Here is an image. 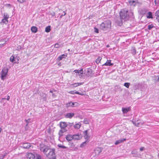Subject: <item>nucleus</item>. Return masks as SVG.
Masks as SVG:
<instances>
[{"mask_svg": "<svg viewBox=\"0 0 159 159\" xmlns=\"http://www.w3.org/2000/svg\"><path fill=\"white\" fill-rule=\"evenodd\" d=\"M75 91H71L70 92H69V93L71 94H75Z\"/></svg>", "mask_w": 159, "mask_h": 159, "instance_id": "nucleus-50", "label": "nucleus"}, {"mask_svg": "<svg viewBox=\"0 0 159 159\" xmlns=\"http://www.w3.org/2000/svg\"><path fill=\"white\" fill-rule=\"evenodd\" d=\"M73 139L77 140L80 139V135L79 134L72 135Z\"/></svg>", "mask_w": 159, "mask_h": 159, "instance_id": "nucleus-21", "label": "nucleus"}, {"mask_svg": "<svg viewBox=\"0 0 159 159\" xmlns=\"http://www.w3.org/2000/svg\"><path fill=\"white\" fill-rule=\"evenodd\" d=\"M59 45L57 43V44H56L55 45V46H54V47L55 48H58L59 47Z\"/></svg>", "mask_w": 159, "mask_h": 159, "instance_id": "nucleus-48", "label": "nucleus"}, {"mask_svg": "<svg viewBox=\"0 0 159 159\" xmlns=\"http://www.w3.org/2000/svg\"><path fill=\"white\" fill-rule=\"evenodd\" d=\"M50 150L49 153L47 154V157L49 159H52L53 158L55 157V149L54 148L52 149H49Z\"/></svg>", "mask_w": 159, "mask_h": 159, "instance_id": "nucleus-5", "label": "nucleus"}, {"mask_svg": "<svg viewBox=\"0 0 159 159\" xmlns=\"http://www.w3.org/2000/svg\"><path fill=\"white\" fill-rule=\"evenodd\" d=\"M94 152L96 155H98L101 152L102 149L100 148L97 147L95 149Z\"/></svg>", "mask_w": 159, "mask_h": 159, "instance_id": "nucleus-14", "label": "nucleus"}, {"mask_svg": "<svg viewBox=\"0 0 159 159\" xmlns=\"http://www.w3.org/2000/svg\"><path fill=\"white\" fill-rule=\"evenodd\" d=\"M50 14L52 16H54L55 15V12H53L51 13Z\"/></svg>", "mask_w": 159, "mask_h": 159, "instance_id": "nucleus-54", "label": "nucleus"}, {"mask_svg": "<svg viewBox=\"0 0 159 159\" xmlns=\"http://www.w3.org/2000/svg\"><path fill=\"white\" fill-rule=\"evenodd\" d=\"M81 125L80 123H77L74 125V127L75 129H78L81 127Z\"/></svg>", "mask_w": 159, "mask_h": 159, "instance_id": "nucleus-27", "label": "nucleus"}, {"mask_svg": "<svg viewBox=\"0 0 159 159\" xmlns=\"http://www.w3.org/2000/svg\"><path fill=\"white\" fill-rule=\"evenodd\" d=\"M84 123L85 124H88L89 123V120L86 118H85L83 121Z\"/></svg>", "mask_w": 159, "mask_h": 159, "instance_id": "nucleus-35", "label": "nucleus"}, {"mask_svg": "<svg viewBox=\"0 0 159 159\" xmlns=\"http://www.w3.org/2000/svg\"><path fill=\"white\" fill-rule=\"evenodd\" d=\"M31 146V144L30 143H23L21 147L25 149L29 148Z\"/></svg>", "mask_w": 159, "mask_h": 159, "instance_id": "nucleus-11", "label": "nucleus"}, {"mask_svg": "<svg viewBox=\"0 0 159 159\" xmlns=\"http://www.w3.org/2000/svg\"><path fill=\"white\" fill-rule=\"evenodd\" d=\"M147 17L148 18H153L152 12L150 11L148 13Z\"/></svg>", "mask_w": 159, "mask_h": 159, "instance_id": "nucleus-30", "label": "nucleus"}, {"mask_svg": "<svg viewBox=\"0 0 159 159\" xmlns=\"http://www.w3.org/2000/svg\"><path fill=\"white\" fill-rule=\"evenodd\" d=\"M67 126L66 123L65 122H61L60 123V127L61 128L59 132V134L60 136L63 135V133L67 131V130L66 129Z\"/></svg>", "mask_w": 159, "mask_h": 159, "instance_id": "nucleus-3", "label": "nucleus"}, {"mask_svg": "<svg viewBox=\"0 0 159 159\" xmlns=\"http://www.w3.org/2000/svg\"><path fill=\"white\" fill-rule=\"evenodd\" d=\"M126 140L125 139H123L120 140H118L116 141L115 144L116 145H117L122 142L125 141Z\"/></svg>", "mask_w": 159, "mask_h": 159, "instance_id": "nucleus-22", "label": "nucleus"}, {"mask_svg": "<svg viewBox=\"0 0 159 159\" xmlns=\"http://www.w3.org/2000/svg\"><path fill=\"white\" fill-rule=\"evenodd\" d=\"M8 69L7 67H5L2 68L1 72V78L2 80H4L6 77L8 72Z\"/></svg>", "mask_w": 159, "mask_h": 159, "instance_id": "nucleus-4", "label": "nucleus"}, {"mask_svg": "<svg viewBox=\"0 0 159 159\" xmlns=\"http://www.w3.org/2000/svg\"><path fill=\"white\" fill-rule=\"evenodd\" d=\"M130 85V84L129 83H125L124 84V86L126 87L127 88H129V85Z\"/></svg>", "mask_w": 159, "mask_h": 159, "instance_id": "nucleus-34", "label": "nucleus"}, {"mask_svg": "<svg viewBox=\"0 0 159 159\" xmlns=\"http://www.w3.org/2000/svg\"><path fill=\"white\" fill-rule=\"evenodd\" d=\"M5 43H4L3 44H0V47H1L2 46H3V45H4V44Z\"/></svg>", "mask_w": 159, "mask_h": 159, "instance_id": "nucleus-60", "label": "nucleus"}, {"mask_svg": "<svg viewBox=\"0 0 159 159\" xmlns=\"http://www.w3.org/2000/svg\"><path fill=\"white\" fill-rule=\"evenodd\" d=\"M51 30V26H47L45 28V31L46 32H49Z\"/></svg>", "mask_w": 159, "mask_h": 159, "instance_id": "nucleus-31", "label": "nucleus"}, {"mask_svg": "<svg viewBox=\"0 0 159 159\" xmlns=\"http://www.w3.org/2000/svg\"><path fill=\"white\" fill-rule=\"evenodd\" d=\"M94 32L96 33H98L99 32L97 28L95 27L94 28Z\"/></svg>", "mask_w": 159, "mask_h": 159, "instance_id": "nucleus-47", "label": "nucleus"}, {"mask_svg": "<svg viewBox=\"0 0 159 159\" xmlns=\"http://www.w3.org/2000/svg\"><path fill=\"white\" fill-rule=\"evenodd\" d=\"M36 159H42L41 156L39 154H36Z\"/></svg>", "mask_w": 159, "mask_h": 159, "instance_id": "nucleus-38", "label": "nucleus"}, {"mask_svg": "<svg viewBox=\"0 0 159 159\" xmlns=\"http://www.w3.org/2000/svg\"><path fill=\"white\" fill-rule=\"evenodd\" d=\"M133 123L134 125H135L136 126H138V125L139 124V123L136 124L135 122L134 121H133Z\"/></svg>", "mask_w": 159, "mask_h": 159, "instance_id": "nucleus-49", "label": "nucleus"}, {"mask_svg": "<svg viewBox=\"0 0 159 159\" xmlns=\"http://www.w3.org/2000/svg\"><path fill=\"white\" fill-rule=\"evenodd\" d=\"M88 130H87L84 132V137L86 139H88L90 138V136L88 133Z\"/></svg>", "mask_w": 159, "mask_h": 159, "instance_id": "nucleus-16", "label": "nucleus"}, {"mask_svg": "<svg viewBox=\"0 0 159 159\" xmlns=\"http://www.w3.org/2000/svg\"><path fill=\"white\" fill-rule=\"evenodd\" d=\"M156 19L159 22V16L157 17Z\"/></svg>", "mask_w": 159, "mask_h": 159, "instance_id": "nucleus-59", "label": "nucleus"}, {"mask_svg": "<svg viewBox=\"0 0 159 159\" xmlns=\"http://www.w3.org/2000/svg\"><path fill=\"white\" fill-rule=\"evenodd\" d=\"M111 60H107V62L103 64L102 65V66H112L113 65V63H112L111 62Z\"/></svg>", "mask_w": 159, "mask_h": 159, "instance_id": "nucleus-17", "label": "nucleus"}, {"mask_svg": "<svg viewBox=\"0 0 159 159\" xmlns=\"http://www.w3.org/2000/svg\"><path fill=\"white\" fill-rule=\"evenodd\" d=\"M148 11V10L147 9L145 8H140L139 10L138 11L140 14L142 15H144Z\"/></svg>", "mask_w": 159, "mask_h": 159, "instance_id": "nucleus-8", "label": "nucleus"}, {"mask_svg": "<svg viewBox=\"0 0 159 159\" xmlns=\"http://www.w3.org/2000/svg\"><path fill=\"white\" fill-rule=\"evenodd\" d=\"M66 56H67L66 55H65L64 54H63L58 57L57 58V61H60L63 58H65Z\"/></svg>", "mask_w": 159, "mask_h": 159, "instance_id": "nucleus-18", "label": "nucleus"}, {"mask_svg": "<svg viewBox=\"0 0 159 159\" xmlns=\"http://www.w3.org/2000/svg\"><path fill=\"white\" fill-rule=\"evenodd\" d=\"M131 52L133 55H135L136 54V50L135 47H133L131 48Z\"/></svg>", "mask_w": 159, "mask_h": 159, "instance_id": "nucleus-23", "label": "nucleus"}, {"mask_svg": "<svg viewBox=\"0 0 159 159\" xmlns=\"http://www.w3.org/2000/svg\"><path fill=\"white\" fill-rule=\"evenodd\" d=\"M137 152L135 150H132L131 152V154H134L136 153Z\"/></svg>", "mask_w": 159, "mask_h": 159, "instance_id": "nucleus-44", "label": "nucleus"}, {"mask_svg": "<svg viewBox=\"0 0 159 159\" xmlns=\"http://www.w3.org/2000/svg\"><path fill=\"white\" fill-rule=\"evenodd\" d=\"M39 149L41 151L45 154L49 150V148L48 146L43 144H41L39 145Z\"/></svg>", "mask_w": 159, "mask_h": 159, "instance_id": "nucleus-6", "label": "nucleus"}, {"mask_svg": "<svg viewBox=\"0 0 159 159\" xmlns=\"http://www.w3.org/2000/svg\"><path fill=\"white\" fill-rule=\"evenodd\" d=\"M94 74L92 70L90 69H88L87 70V72L86 74V75L88 77H91L93 76Z\"/></svg>", "mask_w": 159, "mask_h": 159, "instance_id": "nucleus-7", "label": "nucleus"}, {"mask_svg": "<svg viewBox=\"0 0 159 159\" xmlns=\"http://www.w3.org/2000/svg\"><path fill=\"white\" fill-rule=\"evenodd\" d=\"M52 96L53 97H55L56 96V95L54 93H52Z\"/></svg>", "mask_w": 159, "mask_h": 159, "instance_id": "nucleus-61", "label": "nucleus"}, {"mask_svg": "<svg viewBox=\"0 0 159 159\" xmlns=\"http://www.w3.org/2000/svg\"><path fill=\"white\" fill-rule=\"evenodd\" d=\"M2 130V128H0V133H1V132Z\"/></svg>", "mask_w": 159, "mask_h": 159, "instance_id": "nucleus-62", "label": "nucleus"}, {"mask_svg": "<svg viewBox=\"0 0 159 159\" xmlns=\"http://www.w3.org/2000/svg\"><path fill=\"white\" fill-rule=\"evenodd\" d=\"M50 93H52V90H50Z\"/></svg>", "mask_w": 159, "mask_h": 159, "instance_id": "nucleus-64", "label": "nucleus"}, {"mask_svg": "<svg viewBox=\"0 0 159 159\" xmlns=\"http://www.w3.org/2000/svg\"><path fill=\"white\" fill-rule=\"evenodd\" d=\"M4 157L1 154L0 156V159H3Z\"/></svg>", "mask_w": 159, "mask_h": 159, "instance_id": "nucleus-56", "label": "nucleus"}, {"mask_svg": "<svg viewBox=\"0 0 159 159\" xmlns=\"http://www.w3.org/2000/svg\"><path fill=\"white\" fill-rule=\"evenodd\" d=\"M102 57H98L96 60V62L97 63H99L100 61L101 60Z\"/></svg>", "mask_w": 159, "mask_h": 159, "instance_id": "nucleus-40", "label": "nucleus"}, {"mask_svg": "<svg viewBox=\"0 0 159 159\" xmlns=\"http://www.w3.org/2000/svg\"><path fill=\"white\" fill-rule=\"evenodd\" d=\"M10 96H8L7 98H2V99H7V100H9V99H10Z\"/></svg>", "mask_w": 159, "mask_h": 159, "instance_id": "nucleus-53", "label": "nucleus"}, {"mask_svg": "<svg viewBox=\"0 0 159 159\" xmlns=\"http://www.w3.org/2000/svg\"><path fill=\"white\" fill-rule=\"evenodd\" d=\"M58 146L59 147V148H63V149H66V148H67V147H66V146H65L63 145H62L61 144H58Z\"/></svg>", "mask_w": 159, "mask_h": 159, "instance_id": "nucleus-36", "label": "nucleus"}, {"mask_svg": "<svg viewBox=\"0 0 159 159\" xmlns=\"http://www.w3.org/2000/svg\"><path fill=\"white\" fill-rule=\"evenodd\" d=\"M77 84L78 86H79L80 85H82L83 84V83H77Z\"/></svg>", "mask_w": 159, "mask_h": 159, "instance_id": "nucleus-57", "label": "nucleus"}, {"mask_svg": "<svg viewBox=\"0 0 159 159\" xmlns=\"http://www.w3.org/2000/svg\"><path fill=\"white\" fill-rule=\"evenodd\" d=\"M130 110V107H128L127 108H122V111L124 113H126L128 112Z\"/></svg>", "mask_w": 159, "mask_h": 159, "instance_id": "nucleus-20", "label": "nucleus"}, {"mask_svg": "<svg viewBox=\"0 0 159 159\" xmlns=\"http://www.w3.org/2000/svg\"><path fill=\"white\" fill-rule=\"evenodd\" d=\"M133 16V12H131L130 14L128 10L125 9H122L120 12V19L123 20L125 21L128 20L130 17V16Z\"/></svg>", "mask_w": 159, "mask_h": 159, "instance_id": "nucleus-1", "label": "nucleus"}, {"mask_svg": "<svg viewBox=\"0 0 159 159\" xmlns=\"http://www.w3.org/2000/svg\"><path fill=\"white\" fill-rule=\"evenodd\" d=\"M74 71L75 73L80 74H79L80 75L81 74H82L83 73V70L82 69H80V70H74Z\"/></svg>", "mask_w": 159, "mask_h": 159, "instance_id": "nucleus-24", "label": "nucleus"}, {"mask_svg": "<svg viewBox=\"0 0 159 159\" xmlns=\"http://www.w3.org/2000/svg\"><path fill=\"white\" fill-rule=\"evenodd\" d=\"M122 19H120L119 20H117L116 21V23L119 26H121L122 25Z\"/></svg>", "mask_w": 159, "mask_h": 159, "instance_id": "nucleus-25", "label": "nucleus"}, {"mask_svg": "<svg viewBox=\"0 0 159 159\" xmlns=\"http://www.w3.org/2000/svg\"><path fill=\"white\" fill-rule=\"evenodd\" d=\"M153 27H154V26L153 25L151 24L149 25L148 26V29L149 30H151L152 29Z\"/></svg>", "mask_w": 159, "mask_h": 159, "instance_id": "nucleus-39", "label": "nucleus"}, {"mask_svg": "<svg viewBox=\"0 0 159 159\" xmlns=\"http://www.w3.org/2000/svg\"><path fill=\"white\" fill-rule=\"evenodd\" d=\"M27 157L29 159H34L35 156L31 153H29L27 154Z\"/></svg>", "mask_w": 159, "mask_h": 159, "instance_id": "nucleus-15", "label": "nucleus"}, {"mask_svg": "<svg viewBox=\"0 0 159 159\" xmlns=\"http://www.w3.org/2000/svg\"><path fill=\"white\" fill-rule=\"evenodd\" d=\"M88 143V141L87 140L85 141V142H83L80 145V148H83L84 147H85L87 143Z\"/></svg>", "mask_w": 159, "mask_h": 159, "instance_id": "nucleus-29", "label": "nucleus"}, {"mask_svg": "<svg viewBox=\"0 0 159 159\" xmlns=\"http://www.w3.org/2000/svg\"><path fill=\"white\" fill-rule=\"evenodd\" d=\"M8 22V19L3 18L2 19L1 21L0 22V23H2L6 25H7V24Z\"/></svg>", "mask_w": 159, "mask_h": 159, "instance_id": "nucleus-26", "label": "nucleus"}, {"mask_svg": "<svg viewBox=\"0 0 159 159\" xmlns=\"http://www.w3.org/2000/svg\"><path fill=\"white\" fill-rule=\"evenodd\" d=\"M111 22L110 20L104 21L100 25V28L103 30H109L111 27Z\"/></svg>", "mask_w": 159, "mask_h": 159, "instance_id": "nucleus-2", "label": "nucleus"}, {"mask_svg": "<svg viewBox=\"0 0 159 159\" xmlns=\"http://www.w3.org/2000/svg\"><path fill=\"white\" fill-rule=\"evenodd\" d=\"M142 84L140 83H138L135 84L134 88V89H142Z\"/></svg>", "mask_w": 159, "mask_h": 159, "instance_id": "nucleus-13", "label": "nucleus"}, {"mask_svg": "<svg viewBox=\"0 0 159 159\" xmlns=\"http://www.w3.org/2000/svg\"><path fill=\"white\" fill-rule=\"evenodd\" d=\"M155 16H159V10L156 11L155 13Z\"/></svg>", "mask_w": 159, "mask_h": 159, "instance_id": "nucleus-42", "label": "nucleus"}, {"mask_svg": "<svg viewBox=\"0 0 159 159\" xmlns=\"http://www.w3.org/2000/svg\"><path fill=\"white\" fill-rule=\"evenodd\" d=\"M75 115V113L73 112L68 113L65 116V117L66 118L71 119Z\"/></svg>", "mask_w": 159, "mask_h": 159, "instance_id": "nucleus-10", "label": "nucleus"}, {"mask_svg": "<svg viewBox=\"0 0 159 159\" xmlns=\"http://www.w3.org/2000/svg\"><path fill=\"white\" fill-rule=\"evenodd\" d=\"M63 13H64V14H62L60 16V18L61 19L62 18V17L63 16H65L66 14V12H65V11H63Z\"/></svg>", "mask_w": 159, "mask_h": 159, "instance_id": "nucleus-46", "label": "nucleus"}, {"mask_svg": "<svg viewBox=\"0 0 159 159\" xmlns=\"http://www.w3.org/2000/svg\"><path fill=\"white\" fill-rule=\"evenodd\" d=\"M66 139L68 141H71L73 139L72 135L68 134L66 137Z\"/></svg>", "mask_w": 159, "mask_h": 159, "instance_id": "nucleus-19", "label": "nucleus"}, {"mask_svg": "<svg viewBox=\"0 0 159 159\" xmlns=\"http://www.w3.org/2000/svg\"><path fill=\"white\" fill-rule=\"evenodd\" d=\"M144 149H145V148L144 147H142L140 148V151H143L144 150Z\"/></svg>", "mask_w": 159, "mask_h": 159, "instance_id": "nucleus-52", "label": "nucleus"}, {"mask_svg": "<svg viewBox=\"0 0 159 159\" xmlns=\"http://www.w3.org/2000/svg\"><path fill=\"white\" fill-rule=\"evenodd\" d=\"M31 30L32 32L35 33L37 32V28L35 26H32L31 28Z\"/></svg>", "mask_w": 159, "mask_h": 159, "instance_id": "nucleus-28", "label": "nucleus"}, {"mask_svg": "<svg viewBox=\"0 0 159 159\" xmlns=\"http://www.w3.org/2000/svg\"><path fill=\"white\" fill-rule=\"evenodd\" d=\"M128 2L130 6H133L134 7L135 6L137 3H139L138 0H129Z\"/></svg>", "mask_w": 159, "mask_h": 159, "instance_id": "nucleus-9", "label": "nucleus"}, {"mask_svg": "<svg viewBox=\"0 0 159 159\" xmlns=\"http://www.w3.org/2000/svg\"><path fill=\"white\" fill-rule=\"evenodd\" d=\"M30 119H29L28 120H25V121H26V127H27L28 126V125L29 124V123L30 122Z\"/></svg>", "mask_w": 159, "mask_h": 159, "instance_id": "nucleus-41", "label": "nucleus"}, {"mask_svg": "<svg viewBox=\"0 0 159 159\" xmlns=\"http://www.w3.org/2000/svg\"><path fill=\"white\" fill-rule=\"evenodd\" d=\"M74 87H76L78 86L77 84V83H75L72 84Z\"/></svg>", "mask_w": 159, "mask_h": 159, "instance_id": "nucleus-51", "label": "nucleus"}, {"mask_svg": "<svg viewBox=\"0 0 159 159\" xmlns=\"http://www.w3.org/2000/svg\"><path fill=\"white\" fill-rule=\"evenodd\" d=\"M75 94H80V93L78 92V91H75Z\"/></svg>", "mask_w": 159, "mask_h": 159, "instance_id": "nucleus-58", "label": "nucleus"}, {"mask_svg": "<svg viewBox=\"0 0 159 159\" xmlns=\"http://www.w3.org/2000/svg\"><path fill=\"white\" fill-rule=\"evenodd\" d=\"M73 124H74L73 122L72 123H69L68 124H67V126H68L69 127H71L73 125Z\"/></svg>", "mask_w": 159, "mask_h": 159, "instance_id": "nucleus-43", "label": "nucleus"}, {"mask_svg": "<svg viewBox=\"0 0 159 159\" xmlns=\"http://www.w3.org/2000/svg\"><path fill=\"white\" fill-rule=\"evenodd\" d=\"M75 104H77V103L70 102L66 104V106L67 107H75L77 106L76 105H75Z\"/></svg>", "mask_w": 159, "mask_h": 159, "instance_id": "nucleus-12", "label": "nucleus"}, {"mask_svg": "<svg viewBox=\"0 0 159 159\" xmlns=\"http://www.w3.org/2000/svg\"><path fill=\"white\" fill-rule=\"evenodd\" d=\"M157 80L158 81H159V75H158L157 76Z\"/></svg>", "mask_w": 159, "mask_h": 159, "instance_id": "nucleus-63", "label": "nucleus"}, {"mask_svg": "<svg viewBox=\"0 0 159 159\" xmlns=\"http://www.w3.org/2000/svg\"><path fill=\"white\" fill-rule=\"evenodd\" d=\"M10 61L11 62H14L15 61V57L13 56H11L10 58Z\"/></svg>", "mask_w": 159, "mask_h": 159, "instance_id": "nucleus-37", "label": "nucleus"}, {"mask_svg": "<svg viewBox=\"0 0 159 159\" xmlns=\"http://www.w3.org/2000/svg\"><path fill=\"white\" fill-rule=\"evenodd\" d=\"M8 154V152H5L4 154H2L4 157L7 156Z\"/></svg>", "mask_w": 159, "mask_h": 159, "instance_id": "nucleus-55", "label": "nucleus"}, {"mask_svg": "<svg viewBox=\"0 0 159 159\" xmlns=\"http://www.w3.org/2000/svg\"><path fill=\"white\" fill-rule=\"evenodd\" d=\"M17 1L20 3H23V2H25L26 1V0H17Z\"/></svg>", "mask_w": 159, "mask_h": 159, "instance_id": "nucleus-45", "label": "nucleus"}, {"mask_svg": "<svg viewBox=\"0 0 159 159\" xmlns=\"http://www.w3.org/2000/svg\"><path fill=\"white\" fill-rule=\"evenodd\" d=\"M69 145L70 146V147L71 148H73L75 147V145L72 142H70L69 144Z\"/></svg>", "mask_w": 159, "mask_h": 159, "instance_id": "nucleus-33", "label": "nucleus"}, {"mask_svg": "<svg viewBox=\"0 0 159 159\" xmlns=\"http://www.w3.org/2000/svg\"><path fill=\"white\" fill-rule=\"evenodd\" d=\"M3 18L8 19L9 18V15L7 13H5L3 15Z\"/></svg>", "mask_w": 159, "mask_h": 159, "instance_id": "nucleus-32", "label": "nucleus"}]
</instances>
